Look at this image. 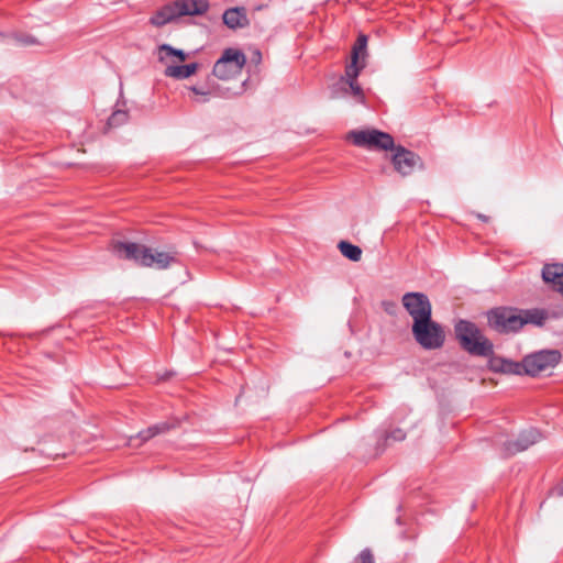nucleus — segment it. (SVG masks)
<instances>
[{
	"label": "nucleus",
	"instance_id": "obj_15",
	"mask_svg": "<svg viewBox=\"0 0 563 563\" xmlns=\"http://www.w3.org/2000/svg\"><path fill=\"white\" fill-rule=\"evenodd\" d=\"M542 279L552 284V288L563 296V264H545L542 268Z\"/></svg>",
	"mask_w": 563,
	"mask_h": 563
},
{
	"label": "nucleus",
	"instance_id": "obj_27",
	"mask_svg": "<svg viewBox=\"0 0 563 563\" xmlns=\"http://www.w3.org/2000/svg\"><path fill=\"white\" fill-rule=\"evenodd\" d=\"M255 58H257V60H261V58H262V54H261V52H260V51H256V52H255Z\"/></svg>",
	"mask_w": 563,
	"mask_h": 563
},
{
	"label": "nucleus",
	"instance_id": "obj_19",
	"mask_svg": "<svg viewBox=\"0 0 563 563\" xmlns=\"http://www.w3.org/2000/svg\"><path fill=\"white\" fill-rule=\"evenodd\" d=\"M172 427L168 422H159L140 431L137 438L141 442H146L158 434L169 431Z\"/></svg>",
	"mask_w": 563,
	"mask_h": 563
},
{
	"label": "nucleus",
	"instance_id": "obj_7",
	"mask_svg": "<svg viewBox=\"0 0 563 563\" xmlns=\"http://www.w3.org/2000/svg\"><path fill=\"white\" fill-rule=\"evenodd\" d=\"M561 361L558 350H541L526 355L521 361L522 375L536 377L542 372L555 367Z\"/></svg>",
	"mask_w": 563,
	"mask_h": 563
},
{
	"label": "nucleus",
	"instance_id": "obj_2",
	"mask_svg": "<svg viewBox=\"0 0 563 563\" xmlns=\"http://www.w3.org/2000/svg\"><path fill=\"white\" fill-rule=\"evenodd\" d=\"M454 335L461 349L473 356L493 355V342L485 336L476 323L460 319L454 324Z\"/></svg>",
	"mask_w": 563,
	"mask_h": 563
},
{
	"label": "nucleus",
	"instance_id": "obj_5",
	"mask_svg": "<svg viewBox=\"0 0 563 563\" xmlns=\"http://www.w3.org/2000/svg\"><path fill=\"white\" fill-rule=\"evenodd\" d=\"M488 325L500 334L516 333L523 328L520 309L515 307H496L487 312Z\"/></svg>",
	"mask_w": 563,
	"mask_h": 563
},
{
	"label": "nucleus",
	"instance_id": "obj_22",
	"mask_svg": "<svg viewBox=\"0 0 563 563\" xmlns=\"http://www.w3.org/2000/svg\"><path fill=\"white\" fill-rule=\"evenodd\" d=\"M129 119V113L125 110H115L108 119V125L110 128H117L125 123Z\"/></svg>",
	"mask_w": 563,
	"mask_h": 563
},
{
	"label": "nucleus",
	"instance_id": "obj_16",
	"mask_svg": "<svg viewBox=\"0 0 563 563\" xmlns=\"http://www.w3.org/2000/svg\"><path fill=\"white\" fill-rule=\"evenodd\" d=\"M198 68V63H190L186 65H167L164 74L170 78L186 79L196 74Z\"/></svg>",
	"mask_w": 563,
	"mask_h": 563
},
{
	"label": "nucleus",
	"instance_id": "obj_17",
	"mask_svg": "<svg viewBox=\"0 0 563 563\" xmlns=\"http://www.w3.org/2000/svg\"><path fill=\"white\" fill-rule=\"evenodd\" d=\"M520 316L523 322V325L526 324H534V325H543L548 318V313L543 309L533 308V309H520Z\"/></svg>",
	"mask_w": 563,
	"mask_h": 563
},
{
	"label": "nucleus",
	"instance_id": "obj_24",
	"mask_svg": "<svg viewBox=\"0 0 563 563\" xmlns=\"http://www.w3.org/2000/svg\"><path fill=\"white\" fill-rule=\"evenodd\" d=\"M405 438H406L405 431L397 428L385 435V443H387L389 440L402 441V440H405Z\"/></svg>",
	"mask_w": 563,
	"mask_h": 563
},
{
	"label": "nucleus",
	"instance_id": "obj_21",
	"mask_svg": "<svg viewBox=\"0 0 563 563\" xmlns=\"http://www.w3.org/2000/svg\"><path fill=\"white\" fill-rule=\"evenodd\" d=\"M338 249L344 257L352 262H358L362 258V249L347 241H340L338 243Z\"/></svg>",
	"mask_w": 563,
	"mask_h": 563
},
{
	"label": "nucleus",
	"instance_id": "obj_10",
	"mask_svg": "<svg viewBox=\"0 0 563 563\" xmlns=\"http://www.w3.org/2000/svg\"><path fill=\"white\" fill-rule=\"evenodd\" d=\"M401 303L412 322H420L432 317V305L424 292L409 291L402 295Z\"/></svg>",
	"mask_w": 563,
	"mask_h": 563
},
{
	"label": "nucleus",
	"instance_id": "obj_9",
	"mask_svg": "<svg viewBox=\"0 0 563 563\" xmlns=\"http://www.w3.org/2000/svg\"><path fill=\"white\" fill-rule=\"evenodd\" d=\"M391 152L390 162L393 167L402 177L411 175L416 169L423 168L422 158L405 146L395 145Z\"/></svg>",
	"mask_w": 563,
	"mask_h": 563
},
{
	"label": "nucleus",
	"instance_id": "obj_1",
	"mask_svg": "<svg viewBox=\"0 0 563 563\" xmlns=\"http://www.w3.org/2000/svg\"><path fill=\"white\" fill-rule=\"evenodd\" d=\"M110 249L120 260L133 261L143 267L155 266L157 269H166L174 264H180V254L175 247H170L167 252L153 253V250L145 245L113 240Z\"/></svg>",
	"mask_w": 563,
	"mask_h": 563
},
{
	"label": "nucleus",
	"instance_id": "obj_11",
	"mask_svg": "<svg viewBox=\"0 0 563 563\" xmlns=\"http://www.w3.org/2000/svg\"><path fill=\"white\" fill-rule=\"evenodd\" d=\"M541 433L536 428H529L519 433L516 440L505 441L503 444V456L509 457L519 452L528 450L531 445L539 442Z\"/></svg>",
	"mask_w": 563,
	"mask_h": 563
},
{
	"label": "nucleus",
	"instance_id": "obj_4",
	"mask_svg": "<svg viewBox=\"0 0 563 563\" xmlns=\"http://www.w3.org/2000/svg\"><path fill=\"white\" fill-rule=\"evenodd\" d=\"M411 333L415 341L427 351L439 350L445 343V331L432 317L420 322H412Z\"/></svg>",
	"mask_w": 563,
	"mask_h": 563
},
{
	"label": "nucleus",
	"instance_id": "obj_6",
	"mask_svg": "<svg viewBox=\"0 0 563 563\" xmlns=\"http://www.w3.org/2000/svg\"><path fill=\"white\" fill-rule=\"evenodd\" d=\"M245 64L246 56L241 49L228 47L214 63L212 75L220 80H230L241 74Z\"/></svg>",
	"mask_w": 563,
	"mask_h": 563
},
{
	"label": "nucleus",
	"instance_id": "obj_14",
	"mask_svg": "<svg viewBox=\"0 0 563 563\" xmlns=\"http://www.w3.org/2000/svg\"><path fill=\"white\" fill-rule=\"evenodd\" d=\"M223 23L231 30L243 29L250 25L247 12L244 7L227 9L222 15Z\"/></svg>",
	"mask_w": 563,
	"mask_h": 563
},
{
	"label": "nucleus",
	"instance_id": "obj_8",
	"mask_svg": "<svg viewBox=\"0 0 563 563\" xmlns=\"http://www.w3.org/2000/svg\"><path fill=\"white\" fill-rule=\"evenodd\" d=\"M349 139L360 147L391 151L395 146L394 137L389 133L376 129L351 131Z\"/></svg>",
	"mask_w": 563,
	"mask_h": 563
},
{
	"label": "nucleus",
	"instance_id": "obj_26",
	"mask_svg": "<svg viewBox=\"0 0 563 563\" xmlns=\"http://www.w3.org/2000/svg\"><path fill=\"white\" fill-rule=\"evenodd\" d=\"M190 90L196 95L207 96L210 93V90L203 89L201 87L192 86Z\"/></svg>",
	"mask_w": 563,
	"mask_h": 563
},
{
	"label": "nucleus",
	"instance_id": "obj_13",
	"mask_svg": "<svg viewBox=\"0 0 563 563\" xmlns=\"http://www.w3.org/2000/svg\"><path fill=\"white\" fill-rule=\"evenodd\" d=\"M488 357V368L495 373L522 375L521 362L511 361L501 356L493 355Z\"/></svg>",
	"mask_w": 563,
	"mask_h": 563
},
{
	"label": "nucleus",
	"instance_id": "obj_3",
	"mask_svg": "<svg viewBox=\"0 0 563 563\" xmlns=\"http://www.w3.org/2000/svg\"><path fill=\"white\" fill-rule=\"evenodd\" d=\"M209 9L208 0H176L159 8L150 18V23L162 27L180 16L202 15Z\"/></svg>",
	"mask_w": 563,
	"mask_h": 563
},
{
	"label": "nucleus",
	"instance_id": "obj_25",
	"mask_svg": "<svg viewBox=\"0 0 563 563\" xmlns=\"http://www.w3.org/2000/svg\"><path fill=\"white\" fill-rule=\"evenodd\" d=\"M16 41L22 45H33L37 43V41L30 35L16 37Z\"/></svg>",
	"mask_w": 563,
	"mask_h": 563
},
{
	"label": "nucleus",
	"instance_id": "obj_20",
	"mask_svg": "<svg viewBox=\"0 0 563 563\" xmlns=\"http://www.w3.org/2000/svg\"><path fill=\"white\" fill-rule=\"evenodd\" d=\"M176 57L179 62H184L187 54L183 49L173 47L169 44H162L158 46V59L161 63H166L168 58Z\"/></svg>",
	"mask_w": 563,
	"mask_h": 563
},
{
	"label": "nucleus",
	"instance_id": "obj_28",
	"mask_svg": "<svg viewBox=\"0 0 563 563\" xmlns=\"http://www.w3.org/2000/svg\"><path fill=\"white\" fill-rule=\"evenodd\" d=\"M478 218L482 220V221H487L488 220V217L487 216H484V214H478Z\"/></svg>",
	"mask_w": 563,
	"mask_h": 563
},
{
	"label": "nucleus",
	"instance_id": "obj_29",
	"mask_svg": "<svg viewBox=\"0 0 563 563\" xmlns=\"http://www.w3.org/2000/svg\"><path fill=\"white\" fill-rule=\"evenodd\" d=\"M561 495H563V487H562V492H561Z\"/></svg>",
	"mask_w": 563,
	"mask_h": 563
},
{
	"label": "nucleus",
	"instance_id": "obj_12",
	"mask_svg": "<svg viewBox=\"0 0 563 563\" xmlns=\"http://www.w3.org/2000/svg\"><path fill=\"white\" fill-rule=\"evenodd\" d=\"M367 42V35L360 34L352 47L351 63L345 67L350 68L353 76L356 75V69H364L366 66Z\"/></svg>",
	"mask_w": 563,
	"mask_h": 563
},
{
	"label": "nucleus",
	"instance_id": "obj_23",
	"mask_svg": "<svg viewBox=\"0 0 563 563\" xmlns=\"http://www.w3.org/2000/svg\"><path fill=\"white\" fill-rule=\"evenodd\" d=\"M353 563H375L372 551L369 549L362 550Z\"/></svg>",
	"mask_w": 563,
	"mask_h": 563
},
{
	"label": "nucleus",
	"instance_id": "obj_18",
	"mask_svg": "<svg viewBox=\"0 0 563 563\" xmlns=\"http://www.w3.org/2000/svg\"><path fill=\"white\" fill-rule=\"evenodd\" d=\"M361 71L362 69H356V75L353 76L350 68L345 67L344 76L341 77V81L345 82L350 87L352 95L360 100L364 99L363 89L357 82V77Z\"/></svg>",
	"mask_w": 563,
	"mask_h": 563
}]
</instances>
